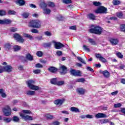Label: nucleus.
<instances>
[{"label": "nucleus", "mask_w": 125, "mask_h": 125, "mask_svg": "<svg viewBox=\"0 0 125 125\" xmlns=\"http://www.w3.org/2000/svg\"><path fill=\"white\" fill-rule=\"evenodd\" d=\"M65 84L64 81H58L57 82V85L61 86Z\"/></svg>", "instance_id": "obj_32"}, {"label": "nucleus", "mask_w": 125, "mask_h": 125, "mask_svg": "<svg viewBox=\"0 0 125 125\" xmlns=\"http://www.w3.org/2000/svg\"><path fill=\"white\" fill-rule=\"evenodd\" d=\"M116 15L118 18H123V13H117Z\"/></svg>", "instance_id": "obj_53"}, {"label": "nucleus", "mask_w": 125, "mask_h": 125, "mask_svg": "<svg viewBox=\"0 0 125 125\" xmlns=\"http://www.w3.org/2000/svg\"><path fill=\"white\" fill-rule=\"evenodd\" d=\"M109 42L110 43L112 44V45H117L118 43H119V40L117 39H111L109 40Z\"/></svg>", "instance_id": "obj_13"}, {"label": "nucleus", "mask_w": 125, "mask_h": 125, "mask_svg": "<svg viewBox=\"0 0 125 125\" xmlns=\"http://www.w3.org/2000/svg\"><path fill=\"white\" fill-rule=\"evenodd\" d=\"M89 42H90V43H91V44H93V45L96 44L95 41H94L93 39H89Z\"/></svg>", "instance_id": "obj_52"}, {"label": "nucleus", "mask_w": 125, "mask_h": 125, "mask_svg": "<svg viewBox=\"0 0 125 125\" xmlns=\"http://www.w3.org/2000/svg\"><path fill=\"white\" fill-rule=\"evenodd\" d=\"M108 10L104 6H101L95 11V13L106 14Z\"/></svg>", "instance_id": "obj_5"}, {"label": "nucleus", "mask_w": 125, "mask_h": 125, "mask_svg": "<svg viewBox=\"0 0 125 125\" xmlns=\"http://www.w3.org/2000/svg\"><path fill=\"white\" fill-rule=\"evenodd\" d=\"M33 73L34 74H40L41 73V70L40 69H36L33 71Z\"/></svg>", "instance_id": "obj_62"}, {"label": "nucleus", "mask_w": 125, "mask_h": 125, "mask_svg": "<svg viewBox=\"0 0 125 125\" xmlns=\"http://www.w3.org/2000/svg\"><path fill=\"white\" fill-rule=\"evenodd\" d=\"M82 74V71L80 70H76V72H75V75L74 77H81Z\"/></svg>", "instance_id": "obj_31"}, {"label": "nucleus", "mask_w": 125, "mask_h": 125, "mask_svg": "<svg viewBox=\"0 0 125 125\" xmlns=\"http://www.w3.org/2000/svg\"><path fill=\"white\" fill-rule=\"evenodd\" d=\"M2 112L3 114L6 117H8L11 115V108L9 105H6L3 109Z\"/></svg>", "instance_id": "obj_4"}, {"label": "nucleus", "mask_w": 125, "mask_h": 125, "mask_svg": "<svg viewBox=\"0 0 125 125\" xmlns=\"http://www.w3.org/2000/svg\"><path fill=\"white\" fill-rule=\"evenodd\" d=\"M95 118L97 119H101L102 118H107V115L104 113H99L95 115Z\"/></svg>", "instance_id": "obj_14"}, {"label": "nucleus", "mask_w": 125, "mask_h": 125, "mask_svg": "<svg viewBox=\"0 0 125 125\" xmlns=\"http://www.w3.org/2000/svg\"><path fill=\"white\" fill-rule=\"evenodd\" d=\"M11 118H6V117H4L3 118V121L4 122V123H6L7 124H8L9 123H10L12 121Z\"/></svg>", "instance_id": "obj_24"}, {"label": "nucleus", "mask_w": 125, "mask_h": 125, "mask_svg": "<svg viewBox=\"0 0 125 125\" xmlns=\"http://www.w3.org/2000/svg\"><path fill=\"white\" fill-rule=\"evenodd\" d=\"M36 55L39 57H42V51H38L36 53Z\"/></svg>", "instance_id": "obj_54"}, {"label": "nucleus", "mask_w": 125, "mask_h": 125, "mask_svg": "<svg viewBox=\"0 0 125 125\" xmlns=\"http://www.w3.org/2000/svg\"><path fill=\"white\" fill-rule=\"evenodd\" d=\"M119 67H117L118 70H123L124 68H125V65L124 64H120L118 65Z\"/></svg>", "instance_id": "obj_47"}, {"label": "nucleus", "mask_w": 125, "mask_h": 125, "mask_svg": "<svg viewBox=\"0 0 125 125\" xmlns=\"http://www.w3.org/2000/svg\"><path fill=\"white\" fill-rule=\"evenodd\" d=\"M22 112L23 114H31V111L29 110H23Z\"/></svg>", "instance_id": "obj_56"}, {"label": "nucleus", "mask_w": 125, "mask_h": 125, "mask_svg": "<svg viewBox=\"0 0 125 125\" xmlns=\"http://www.w3.org/2000/svg\"><path fill=\"white\" fill-rule=\"evenodd\" d=\"M31 33H33V34H38L39 33V30L38 29H36L35 28H33L31 30Z\"/></svg>", "instance_id": "obj_44"}, {"label": "nucleus", "mask_w": 125, "mask_h": 125, "mask_svg": "<svg viewBox=\"0 0 125 125\" xmlns=\"http://www.w3.org/2000/svg\"><path fill=\"white\" fill-rule=\"evenodd\" d=\"M96 57L97 58H99L100 61H101V62H103V63H107V60H106V59L102 57V56H101V54H96Z\"/></svg>", "instance_id": "obj_11"}, {"label": "nucleus", "mask_w": 125, "mask_h": 125, "mask_svg": "<svg viewBox=\"0 0 125 125\" xmlns=\"http://www.w3.org/2000/svg\"><path fill=\"white\" fill-rule=\"evenodd\" d=\"M93 3V5H95V6H100V5H101V3H100V2L94 1Z\"/></svg>", "instance_id": "obj_46"}, {"label": "nucleus", "mask_w": 125, "mask_h": 125, "mask_svg": "<svg viewBox=\"0 0 125 125\" xmlns=\"http://www.w3.org/2000/svg\"><path fill=\"white\" fill-rule=\"evenodd\" d=\"M107 123H109V120L107 119H104V121H103L102 124H107Z\"/></svg>", "instance_id": "obj_64"}, {"label": "nucleus", "mask_w": 125, "mask_h": 125, "mask_svg": "<svg viewBox=\"0 0 125 125\" xmlns=\"http://www.w3.org/2000/svg\"><path fill=\"white\" fill-rule=\"evenodd\" d=\"M76 83H84L85 82V79L83 78H79L75 80Z\"/></svg>", "instance_id": "obj_23"}, {"label": "nucleus", "mask_w": 125, "mask_h": 125, "mask_svg": "<svg viewBox=\"0 0 125 125\" xmlns=\"http://www.w3.org/2000/svg\"><path fill=\"white\" fill-rule=\"evenodd\" d=\"M48 70L49 72H51V73H55V72L57 71V69L53 66L50 67Z\"/></svg>", "instance_id": "obj_22"}, {"label": "nucleus", "mask_w": 125, "mask_h": 125, "mask_svg": "<svg viewBox=\"0 0 125 125\" xmlns=\"http://www.w3.org/2000/svg\"><path fill=\"white\" fill-rule=\"evenodd\" d=\"M11 44H10V43H6L4 45V48L8 50L10 49V48H11Z\"/></svg>", "instance_id": "obj_29"}, {"label": "nucleus", "mask_w": 125, "mask_h": 125, "mask_svg": "<svg viewBox=\"0 0 125 125\" xmlns=\"http://www.w3.org/2000/svg\"><path fill=\"white\" fill-rule=\"evenodd\" d=\"M40 6L43 9L44 8H46L47 5L44 2H42L40 4Z\"/></svg>", "instance_id": "obj_33"}, {"label": "nucleus", "mask_w": 125, "mask_h": 125, "mask_svg": "<svg viewBox=\"0 0 125 125\" xmlns=\"http://www.w3.org/2000/svg\"><path fill=\"white\" fill-rule=\"evenodd\" d=\"M57 19L59 21H61L64 19V18L62 16H59L57 17Z\"/></svg>", "instance_id": "obj_61"}, {"label": "nucleus", "mask_w": 125, "mask_h": 125, "mask_svg": "<svg viewBox=\"0 0 125 125\" xmlns=\"http://www.w3.org/2000/svg\"><path fill=\"white\" fill-rule=\"evenodd\" d=\"M26 58L28 60H29V61H32V60H33V56L32 55H31V54H27L26 55Z\"/></svg>", "instance_id": "obj_30"}, {"label": "nucleus", "mask_w": 125, "mask_h": 125, "mask_svg": "<svg viewBox=\"0 0 125 125\" xmlns=\"http://www.w3.org/2000/svg\"><path fill=\"white\" fill-rule=\"evenodd\" d=\"M16 3L18 5L22 6V5H24V4H25V2L24 0H18L16 1Z\"/></svg>", "instance_id": "obj_17"}, {"label": "nucleus", "mask_w": 125, "mask_h": 125, "mask_svg": "<svg viewBox=\"0 0 125 125\" xmlns=\"http://www.w3.org/2000/svg\"><path fill=\"white\" fill-rule=\"evenodd\" d=\"M116 55L119 58L122 59V58H123V57H124V56H123V55H122V53H117L116 54Z\"/></svg>", "instance_id": "obj_59"}, {"label": "nucleus", "mask_w": 125, "mask_h": 125, "mask_svg": "<svg viewBox=\"0 0 125 125\" xmlns=\"http://www.w3.org/2000/svg\"><path fill=\"white\" fill-rule=\"evenodd\" d=\"M87 18L90 20H94L95 19V16L93 14H89L87 15Z\"/></svg>", "instance_id": "obj_27"}, {"label": "nucleus", "mask_w": 125, "mask_h": 125, "mask_svg": "<svg viewBox=\"0 0 125 125\" xmlns=\"http://www.w3.org/2000/svg\"><path fill=\"white\" fill-rule=\"evenodd\" d=\"M23 36L24 37V38H27V39H29V40H33L34 39L33 36H32L31 35H30L29 34H26V33H23Z\"/></svg>", "instance_id": "obj_26"}, {"label": "nucleus", "mask_w": 125, "mask_h": 125, "mask_svg": "<svg viewBox=\"0 0 125 125\" xmlns=\"http://www.w3.org/2000/svg\"><path fill=\"white\" fill-rule=\"evenodd\" d=\"M64 103V100H60V99H58L56 100L54 102V104H56V105H58L59 106H61Z\"/></svg>", "instance_id": "obj_15"}, {"label": "nucleus", "mask_w": 125, "mask_h": 125, "mask_svg": "<svg viewBox=\"0 0 125 125\" xmlns=\"http://www.w3.org/2000/svg\"><path fill=\"white\" fill-rule=\"evenodd\" d=\"M20 117H21V118H23L24 120H28V121H32L33 120V117L32 116L23 114V113H20Z\"/></svg>", "instance_id": "obj_8"}, {"label": "nucleus", "mask_w": 125, "mask_h": 125, "mask_svg": "<svg viewBox=\"0 0 125 125\" xmlns=\"http://www.w3.org/2000/svg\"><path fill=\"white\" fill-rule=\"evenodd\" d=\"M54 43V48L56 49H61L62 47H64L65 45L60 42H56L55 41L52 42Z\"/></svg>", "instance_id": "obj_6"}, {"label": "nucleus", "mask_w": 125, "mask_h": 125, "mask_svg": "<svg viewBox=\"0 0 125 125\" xmlns=\"http://www.w3.org/2000/svg\"><path fill=\"white\" fill-rule=\"evenodd\" d=\"M44 47H49L50 46H51V42H48V43H44L43 44Z\"/></svg>", "instance_id": "obj_42"}, {"label": "nucleus", "mask_w": 125, "mask_h": 125, "mask_svg": "<svg viewBox=\"0 0 125 125\" xmlns=\"http://www.w3.org/2000/svg\"><path fill=\"white\" fill-rule=\"evenodd\" d=\"M77 91L78 93L81 94V95H83L85 93V89L83 88H78L77 89Z\"/></svg>", "instance_id": "obj_16"}, {"label": "nucleus", "mask_w": 125, "mask_h": 125, "mask_svg": "<svg viewBox=\"0 0 125 125\" xmlns=\"http://www.w3.org/2000/svg\"><path fill=\"white\" fill-rule=\"evenodd\" d=\"M83 49H84V50H86V51L89 52V48H88V47H87V46H86L85 45H83Z\"/></svg>", "instance_id": "obj_57"}, {"label": "nucleus", "mask_w": 125, "mask_h": 125, "mask_svg": "<svg viewBox=\"0 0 125 125\" xmlns=\"http://www.w3.org/2000/svg\"><path fill=\"white\" fill-rule=\"evenodd\" d=\"M45 116L48 120H51V119H53V116H52L49 114H46L45 115Z\"/></svg>", "instance_id": "obj_39"}, {"label": "nucleus", "mask_w": 125, "mask_h": 125, "mask_svg": "<svg viewBox=\"0 0 125 125\" xmlns=\"http://www.w3.org/2000/svg\"><path fill=\"white\" fill-rule=\"evenodd\" d=\"M0 94H1V96L3 98H5V97H6V94L4 93V90L3 89V91H2L1 93H0Z\"/></svg>", "instance_id": "obj_45"}, {"label": "nucleus", "mask_w": 125, "mask_h": 125, "mask_svg": "<svg viewBox=\"0 0 125 125\" xmlns=\"http://www.w3.org/2000/svg\"><path fill=\"white\" fill-rule=\"evenodd\" d=\"M11 23V21L9 19H5L3 20H0V24L1 25L4 24H10Z\"/></svg>", "instance_id": "obj_12"}, {"label": "nucleus", "mask_w": 125, "mask_h": 125, "mask_svg": "<svg viewBox=\"0 0 125 125\" xmlns=\"http://www.w3.org/2000/svg\"><path fill=\"white\" fill-rule=\"evenodd\" d=\"M86 118L87 119H93V115H90V114H88L86 115Z\"/></svg>", "instance_id": "obj_60"}, {"label": "nucleus", "mask_w": 125, "mask_h": 125, "mask_svg": "<svg viewBox=\"0 0 125 125\" xmlns=\"http://www.w3.org/2000/svg\"><path fill=\"white\" fill-rule=\"evenodd\" d=\"M13 119L14 122H19V117H17V116H14Z\"/></svg>", "instance_id": "obj_48"}, {"label": "nucleus", "mask_w": 125, "mask_h": 125, "mask_svg": "<svg viewBox=\"0 0 125 125\" xmlns=\"http://www.w3.org/2000/svg\"><path fill=\"white\" fill-rule=\"evenodd\" d=\"M61 75H65L67 73V67L64 65H62L60 66V69H59Z\"/></svg>", "instance_id": "obj_9"}, {"label": "nucleus", "mask_w": 125, "mask_h": 125, "mask_svg": "<svg viewBox=\"0 0 125 125\" xmlns=\"http://www.w3.org/2000/svg\"><path fill=\"white\" fill-rule=\"evenodd\" d=\"M26 83L27 84V86L29 87V88L30 89H32V90H39L40 87L37 85H35L34 84H35V81L33 80H30L27 81Z\"/></svg>", "instance_id": "obj_3"}, {"label": "nucleus", "mask_w": 125, "mask_h": 125, "mask_svg": "<svg viewBox=\"0 0 125 125\" xmlns=\"http://www.w3.org/2000/svg\"><path fill=\"white\" fill-rule=\"evenodd\" d=\"M63 3H66L68 4L69 3H72V0H63Z\"/></svg>", "instance_id": "obj_50"}, {"label": "nucleus", "mask_w": 125, "mask_h": 125, "mask_svg": "<svg viewBox=\"0 0 125 125\" xmlns=\"http://www.w3.org/2000/svg\"><path fill=\"white\" fill-rule=\"evenodd\" d=\"M103 29L99 26H95L92 25L91 29H89V32L91 34H95L96 35H101Z\"/></svg>", "instance_id": "obj_1"}, {"label": "nucleus", "mask_w": 125, "mask_h": 125, "mask_svg": "<svg viewBox=\"0 0 125 125\" xmlns=\"http://www.w3.org/2000/svg\"><path fill=\"white\" fill-rule=\"evenodd\" d=\"M13 49H14V51L15 52L19 51V50L21 49V46L19 45H14L13 46Z\"/></svg>", "instance_id": "obj_28"}, {"label": "nucleus", "mask_w": 125, "mask_h": 125, "mask_svg": "<svg viewBox=\"0 0 125 125\" xmlns=\"http://www.w3.org/2000/svg\"><path fill=\"white\" fill-rule=\"evenodd\" d=\"M30 15V14L29 13H23L22 14V16H23V18H28Z\"/></svg>", "instance_id": "obj_37"}, {"label": "nucleus", "mask_w": 125, "mask_h": 125, "mask_svg": "<svg viewBox=\"0 0 125 125\" xmlns=\"http://www.w3.org/2000/svg\"><path fill=\"white\" fill-rule=\"evenodd\" d=\"M112 3L114 4V5H118L121 3V1L118 0H114L112 1Z\"/></svg>", "instance_id": "obj_36"}, {"label": "nucleus", "mask_w": 125, "mask_h": 125, "mask_svg": "<svg viewBox=\"0 0 125 125\" xmlns=\"http://www.w3.org/2000/svg\"><path fill=\"white\" fill-rule=\"evenodd\" d=\"M35 93H36V92L35 91L28 90L26 91L27 95H29L31 96H33V95H35Z\"/></svg>", "instance_id": "obj_25"}, {"label": "nucleus", "mask_w": 125, "mask_h": 125, "mask_svg": "<svg viewBox=\"0 0 125 125\" xmlns=\"http://www.w3.org/2000/svg\"><path fill=\"white\" fill-rule=\"evenodd\" d=\"M121 106H122V104L121 103L115 104L114 105V108H120Z\"/></svg>", "instance_id": "obj_49"}, {"label": "nucleus", "mask_w": 125, "mask_h": 125, "mask_svg": "<svg viewBox=\"0 0 125 125\" xmlns=\"http://www.w3.org/2000/svg\"><path fill=\"white\" fill-rule=\"evenodd\" d=\"M35 67L36 68H42L43 66L41 63H37L36 64Z\"/></svg>", "instance_id": "obj_58"}, {"label": "nucleus", "mask_w": 125, "mask_h": 125, "mask_svg": "<svg viewBox=\"0 0 125 125\" xmlns=\"http://www.w3.org/2000/svg\"><path fill=\"white\" fill-rule=\"evenodd\" d=\"M28 27L35 28V29H40L42 27V23L39 20H31L29 23Z\"/></svg>", "instance_id": "obj_2"}, {"label": "nucleus", "mask_w": 125, "mask_h": 125, "mask_svg": "<svg viewBox=\"0 0 125 125\" xmlns=\"http://www.w3.org/2000/svg\"><path fill=\"white\" fill-rule=\"evenodd\" d=\"M102 74L104 76V78H108L110 77V73L107 70L104 71L102 72Z\"/></svg>", "instance_id": "obj_19"}, {"label": "nucleus", "mask_w": 125, "mask_h": 125, "mask_svg": "<svg viewBox=\"0 0 125 125\" xmlns=\"http://www.w3.org/2000/svg\"><path fill=\"white\" fill-rule=\"evenodd\" d=\"M56 54L58 56H61L62 55V51H58L56 52Z\"/></svg>", "instance_id": "obj_63"}, {"label": "nucleus", "mask_w": 125, "mask_h": 125, "mask_svg": "<svg viewBox=\"0 0 125 125\" xmlns=\"http://www.w3.org/2000/svg\"><path fill=\"white\" fill-rule=\"evenodd\" d=\"M6 14V12L4 10H0V16H3V15H5Z\"/></svg>", "instance_id": "obj_51"}, {"label": "nucleus", "mask_w": 125, "mask_h": 125, "mask_svg": "<svg viewBox=\"0 0 125 125\" xmlns=\"http://www.w3.org/2000/svg\"><path fill=\"white\" fill-rule=\"evenodd\" d=\"M120 29L122 32L125 33V24H122L120 26Z\"/></svg>", "instance_id": "obj_40"}, {"label": "nucleus", "mask_w": 125, "mask_h": 125, "mask_svg": "<svg viewBox=\"0 0 125 125\" xmlns=\"http://www.w3.org/2000/svg\"><path fill=\"white\" fill-rule=\"evenodd\" d=\"M12 66H11V65H5L3 66L4 72H6L7 73H10V72H12Z\"/></svg>", "instance_id": "obj_10"}, {"label": "nucleus", "mask_w": 125, "mask_h": 125, "mask_svg": "<svg viewBox=\"0 0 125 125\" xmlns=\"http://www.w3.org/2000/svg\"><path fill=\"white\" fill-rule=\"evenodd\" d=\"M50 83L52 84H57L56 78H53L50 80Z\"/></svg>", "instance_id": "obj_35"}, {"label": "nucleus", "mask_w": 125, "mask_h": 125, "mask_svg": "<svg viewBox=\"0 0 125 125\" xmlns=\"http://www.w3.org/2000/svg\"><path fill=\"white\" fill-rule=\"evenodd\" d=\"M76 71L77 70H76L75 69H71L70 70V73L71 75H72V76H74L75 77V76L76 75Z\"/></svg>", "instance_id": "obj_38"}, {"label": "nucleus", "mask_w": 125, "mask_h": 125, "mask_svg": "<svg viewBox=\"0 0 125 125\" xmlns=\"http://www.w3.org/2000/svg\"><path fill=\"white\" fill-rule=\"evenodd\" d=\"M14 38L20 42H24V40L23 38H22L20 35L17 33L14 34Z\"/></svg>", "instance_id": "obj_7"}, {"label": "nucleus", "mask_w": 125, "mask_h": 125, "mask_svg": "<svg viewBox=\"0 0 125 125\" xmlns=\"http://www.w3.org/2000/svg\"><path fill=\"white\" fill-rule=\"evenodd\" d=\"M8 14H9V15H15L16 12L14 10H9L8 11Z\"/></svg>", "instance_id": "obj_34"}, {"label": "nucleus", "mask_w": 125, "mask_h": 125, "mask_svg": "<svg viewBox=\"0 0 125 125\" xmlns=\"http://www.w3.org/2000/svg\"><path fill=\"white\" fill-rule=\"evenodd\" d=\"M77 58L79 61H80V62L83 63V64H85V62H84L83 58H81L80 57H77Z\"/></svg>", "instance_id": "obj_43"}, {"label": "nucleus", "mask_w": 125, "mask_h": 125, "mask_svg": "<svg viewBox=\"0 0 125 125\" xmlns=\"http://www.w3.org/2000/svg\"><path fill=\"white\" fill-rule=\"evenodd\" d=\"M70 111L74 113H80V109L76 107H71L70 108Z\"/></svg>", "instance_id": "obj_18"}, {"label": "nucleus", "mask_w": 125, "mask_h": 125, "mask_svg": "<svg viewBox=\"0 0 125 125\" xmlns=\"http://www.w3.org/2000/svg\"><path fill=\"white\" fill-rule=\"evenodd\" d=\"M44 35L47 36V37H51V36H52V34L49 31H45L44 32Z\"/></svg>", "instance_id": "obj_41"}, {"label": "nucleus", "mask_w": 125, "mask_h": 125, "mask_svg": "<svg viewBox=\"0 0 125 125\" xmlns=\"http://www.w3.org/2000/svg\"><path fill=\"white\" fill-rule=\"evenodd\" d=\"M47 5V6H48L49 7H51V8L55 7V4L52 1L48 2Z\"/></svg>", "instance_id": "obj_21"}, {"label": "nucleus", "mask_w": 125, "mask_h": 125, "mask_svg": "<svg viewBox=\"0 0 125 125\" xmlns=\"http://www.w3.org/2000/svg\"><path fill=\"white\" fill-rule=\"evenodd\" d=\"M10 32H17V29L15 27H11L10 28Z\"/></svg>", "instance_id": "obj_55"}, {"label": "nucleus", "mask_w": 125, "mask_h": 125, "mask_svg": "<svg viewBox=\"0 0 125 125\" xmlns=\"http://www.w3.org/2000/svg\"><path fill=\"white\" fill-rule=\"evenodd\" d=\"M43 13H44V14H46L47 15L50 14V12H51V10H50V9L46 8L43 9Z\"/></svg>", "instance_id": "obj_20"}]
</instances>
